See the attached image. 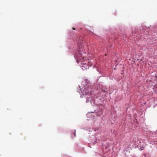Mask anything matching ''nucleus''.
<instances>
[{"label": "nucleus", "mask_w": 157, "mask_h": 157, "mask_svg": "<svg viewBox=\"0 0 157 157\" xmlns=\"http://www.w3.org/2000/svg\"><path fill=\"white\" fill-rule=\"evenodd\" d=\"M94 88L93 87L91 86H88L86 87L82 92V94L81 95L80 97L82 98L84 97L85 95H86L89 96L92 95L93 93Z\"/></svg>", "instance_id": "nucleus-1"}, {"label": "nucleus", "mask_w": 157, "mask_h": 157, "mask_svg": "<svg viewBox=\"0 0 157 157\" xmlns=\"http://www.w3.org/2000/svg\"><path fill=\"white\" fill-rule=\"evenodd\" d=\"M93 98H92L91 97H89L86 100V102L87 103L89 102H90L91 104H92V101H93Z\"/></svg>", "instance_id": "nucleus-2"}, {"label": "nucleus", "mask_w": 157, "mask_h": 157, "mask_svg": "<svg viewBox=\"0 0 157 157\" xmlns=\"http://www.w3.org/2000/svg\"><path fill=\"white\" fill-rule=\"evenodd\" d=\"M72 29H73V30H75V28H72Z\"/></svg>", "instance_id": "nucleus-3"}]
</instances>
